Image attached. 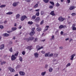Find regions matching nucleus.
<instances>
[{
  "label": "nucleus",
  "mask_w": 76,
  "mask_h": 76,
  "mask_svg": "<svg viewBox=\"0 0 76 76\" xmlns=\"http://www.w3.org/2000/svg\"><path fill=\"white\" fill-rule=\"evenodd\" d=\"M19 60L21 62L22 61V57L20 56L19 58Z\"/></svg>",
  "instance_id": "obj_30"
},
{
  "label": "nucleus",
  "mask_w": 76,
  "mask_h": 76,
  "mask_svg": "<svg viewBox=\"0 0 76 76\" xmlns=\"http://www.w3.org/2000/svg\"><path fill=\"white\" fill-rule=\"evenodd\" d=\"M27 48L29 49V50H32V46H28Z\"/></svg>",
  "instance_id": "obj_27"
},
{
  "label": "nucleus",
  "mask_w": 76,
  "mask_h": 76,
  "mask_svg": "<svg viewBox=\"0 0 76 76\" xmlns=\"http://www.w3.org/2000/svg\"><path fill=\"white\" fill-rule=\"evenodd\" d=\"M12 32V31H7V33H9V34H10V33H11Z\"/></svg>",
  "instance_id": "obj_55"
},
{
  "label": "nucleus",
  "mask_w": 76,
  "mask_h": 76,
  "mask_svg": "<svg viewBox=\"0 0 76 76\" xmlns=\"http://www.w3.org/2000/svg\"><path fill=\"white\" fill-rule=\"evenodd\" d=\"M6 7V5H1L0 6V7H1V8H3V7Z\"/></svg>",
  "instance_id": "obj_31"
},
{
  "label": "nucleus",
  "mask_w": 76,
  "mask_h": 76,
  "mask_svg": "<svg viewBox=\"0 0 76 76\" xmlns=\"http://www.w3.org/2000/svg\"><path fill=\"white\" fill-rule=\"evenodd\" d=\"M40 14L41 15H45V12L43 11H42L41 12Z\"/></svg>",
  "instance_id": "obj_21"
},
{
  "label": "nucleus",
  "mask_w": 76,
  "mask_h": 76,
  "mask_svg": "<svg viewBox=\"0 0 76 76\" xmlns=\"http://www.w3.org/2000/svg\"><path fill=\"white\" fill-rule=\"evenodd\" d=\"M38 41V38H35L34 39V42H36Z\"/></svg>",
  "instance_id": "obj_45"
},
{
  "label": "nucleus",
  "mask_w": 76,
  "mask_h": 76,
  "mask_svg": "<svg viewBox=\"0 0 76 76\" xmlns=\"http://www.w3.org/2000/svg\"><path fill=\"white\" fill-rule=\"evenodd\" d=\"M19 74L21 76H25V73L23 71L19 72Z\"/></svg>",
  "instance_id": "obj_4"
},
{
  "label": "nucleus",
  "mask_w": 76,
  "mask_h": 76,
  "mask_svg": "<svg viewBox=\"0 0 76 76\" xmlns=\"http://www.w3.org/2000/svg\"><path fill=\"white\" fill-rule=\"evenodd\" d=\"M66 28V26H63V25H61L59 27V28L60 29H62L64 28Z\"/></svg>",
  "instance_id": "obj_9"
},
{
  "label": "nucleus",
  "mask_w": 76,
  "mask_h": 76,
  "mask_svg": "<svg viewBox=\"0 0 76 76\" xmlns=\"http://www.w3.org/2000/svg\"><path fill=\"white\" fill-rule=\"evenodd\" d=\"M59 49L60 50H62V49H63V47L61 46V47H59Z\"/></svg>",
  "instance_id": "obj_57"
},
{
  "label": "nucleus",
  "mask_w": 76,
  "mask_h": 76,
  "mask_svg": "<svg viewBox=\"0 0 76 76\" xmlns=\"http://www.w3.org/2000/svg\"><path fill=\"white\" fill-rule=\"evenodd\" d=\"M40 19L39 18V17H37V18H36L35 19V21L37 23H38L39 22V21Z\"/></svg>",
  "instance_id": "obj_12"
},
{
  "label": "nucleus",
  "mask_w": 76,
  "mask_h": 76,
  "mask_svg": "<svg viewBox=\"0 0 76 76\" xmlns=\"http://www.w3.org/2000/svg\"><path fill=\"white\" fill-rule=\"evenodd\" d=\"M65 19V18H63L62 16L58 18V20H59V21H60V22H63V21Z\"/></svg>",
  "instance_id": "obj_2"
},
{
  "label": "nucleus",
  "mask_w": 76,
  "mask_h": 76,
  "mask_svg": "<svg viewBox=\"0 0 76 76\" xmlns=\"http://www.w3.org/2000/svg\"><path fill=\"white\" fill-rule=\"evenodd\" d=\"M48 28H49V26H47L45 27V28L43 31V32H46L47 31H48Z\"/></svg>",
  "instance_id": "obj_6"
},
{
  "label": "nucleus",
  "mask_w": 76,
  "mask_h": 76,
  "mask_svg": "<svg viewBox=\"0 0 76 76\" xmlns=\"http://www.w3.org/2000/svg\"><path fill=\"white\" fill-rule=\"evenodd\" d=\"M19 2H15L12 4V5L14 7H16L17 6H18V4H19Z\"/></svg>",
  "instance_id": "obj_1"
},
{
  "label": "nucleus",
  "mask_w": 76,
  "mask_h": 76,
  "mask_svg": "<svg viewBox=\"0 0 76 76\" xmlns=\"http://www.w3.org/2000/svg\"><path fill=\"white\" fill-rule=\"evenodd\" d=\"M58 56V54L55 53L54 54L53 56L54 57H57Z\"/></svg>",
  "instance_id": "obj_42"
},
{
  "label": "nucleus",
  "mask_w": 76,
  "mask_h": 76,
  "mask_svg": "<svg viewBox=\"0 0 76 76\" xmlns=\"http://www.w3.org/2000/svg\"><path fill=\"white\" fill-rule=\"evenodd\" d=\"M38 6V4H37L36 5H35L34 6V8H37V7Z\"/></svg>",
  "instance_id": "obj_29"
},
{
  "label": "nucleus",
  "mask_w": 76,
  "mask_h": 76,
  "mask_svg": "<svg viewBox=\"0 0 76 76\" xmlns=\"http://www.w3.org/2000/svg\"><path fill=\"white\" fill-rule=\"evenodd\" d=\"M49 71L50 72H51L53 71V68H50L49 69Z\"/></svg>",
  "instance_id": "obj_34"
},
{
  "label": "nucleus",
  "mask_w": 76,
  "mask_h": 76,
  "mask_svg": "<svg viewBox=\"0 0 76 76\" xmlns=\"http://www.w3.org/2000/svg\"><path fill=\"white\" fill-rule=\"evenodd\" d=\"M45 73H46V72H42L41 75H42V76H44L45 75Z\"/></svg>",
  "instance_id": "obj_23"
},
{
  "label": "nucleus",
  "mask_w": 76,
  "mask_h": 76,
  "mask_svg": "<svg viewBox=\"0 0 76 76\" xmlns=\"http://www.w3.org/2000/svg\"><path fill=\"white\" fill-rule=\"evenodd\" d=\"M9 69L10 70V72H13V71H15V69H14L13 68H11L10 67H9Z\"/></svg>",
  "instance_id": "obj_17"
},
{
  "label": "nucleus",
  "mask_w": 76,
  "mask_h": 76,
  "mask_svg": "<svg viewBox=\"0 0 76 76\" xmlns=\"http://www.w3.org/2000/svg\"><path fill=\"white\" fill-rule=\"evenodd\" d=\"M35 18H36V16L35 15L33 16L31 18V19H35Z\"/></svg>",
  "instance_id": "obj_32"
},
{
  "label": "nucleus",
  "mask_w": 76,
  "mask_h": 76,
  "mask_svg": "<svg viewBox=\"0 0 76 76\" xmlns=\"http://www.w3.org/2000/svg\"><path fill=\"white\" fill-rule=\"evenodd\" d=\"M37 31L39 32V31H41V28H40V27H38L37 28Z\"/></svg>",
  "instance_id": "obj_22"
},
{
  "label": "nucleus",
  "mask_w": 76,
  "mask_h": 76,
  "mask_svg": "<svg viewBox=\"0 0 76 76\" xmlns=\"http://www.w3.org/2000/svg\"><path fill=\"white\" fill-rule=\"evenodd\" d=\"M75 54H73V55H72L71 56V58H70V60H73V58H74V57H75Z\"/></svg>",
  "instance_id": "obj_13"
},
{
  "label": "nucleus",
  "mask_w": 76,
  "mask_h": 76,
  "mask_svg": "<svg viewBox=\"0 0 76 76\" xmlns=\"http://www.w3.org/2000/svg\"><path fill=\"white\" fill-rule=\"evenodd\" d=\"M22 54H23V55H25V51H23L22 52Z\"/></svg>",
  "instance_id": "obj_49"
},
{
  "label": "nucleus",
  "mask_w": 76,
  "mask_h": 76,
  "mask_svg": "<svg viewBox=\"0 0 76 76\" xmlns=\"http://www.w3.org/2000/svg\"><path fill=\"white\" fill-rule=\"evenodd\" d=\"M43 23H44V20H42V21H41L40 23V25H42Z\"/></svg>",
  "instance_id": "obj_47"
},
{
  "label": "nucleus",
  "mask_w": 76,
  "mask_h": 76,
  "mask_svg": "<svg viewBox=\"0 0 76 76\" xmlns=\"http://www.w3.org/2000/svg\"><path fill=\"white\" fill-rule=\"evenodd\" d=\"M50 15H52V16H55V14H54V11H52L50 13Z\"/></svg>",
  "instance_id": "obj_16"
},
{
  "label": "nucleus",
  "mask_w": 76,
  "mask_h": 76,
  "mask_svg": "<svg viewBox=\"0 0 76 76\" xmlns=\"http://www.w3.org/2000/svg\"><path fill=\"white\" fill-rule=\"evenodd\" d=\"M18 54H19V52H17L16 53L14 54V56L16 57H17V56H18Z\"/></svg>",
  "instance_id": "obj_20"
},
{
  "label": "nucleus",
  "mask_w": 76,
  "mask_h": 76,
  "mask_svg": "<svg viewBox=\"0 0 76 76\" xmlns=\"http://www.w3.org/2000/svg\"><path fill=\"white\" fill-rule=\"evenodd\" d=\"M37 48V51L38 50H41V49H42L43 48V47L42 46L40 48H39V46H37L36 47Z\"/></svg>",
  "instance_id": "obj_10"
},
{
  "label": "nucleus",
  "mask_w": 76,
  "mask_h": 76,
  "mask_svg": "<svg viewBox=\"0 0 76 76\" xmlns=\"http://www.w3.org/2000/svg\"><path fill=\"white\" fill-rule=\"evenodd\" d=\"M19 16H20V15L19 14H17L16 16V19H18V18H19Z\"/></svg>",
  "instance_id": "obj_33"
},
{
  "label": "nucleus",
  "mask_w": 76,
  "mask_h": 76,
  "mask_svg": "<svg viewBox=\"0 0 76 76\" xmlns=\"http://www.w3.org/2000/svg\"><path fill=\"white\" fill-rule=\"evenodd\" d=\"M35 32L34 31H31V32L30 33V35L31 36H32V35H34V34H35Z\"/></svg>",
  "instance_id": "obj_8"
},
{
  "label": "nucleus",
  "mask_w": 76,
  "mask_h": 76,
  "mask_svg": "<svg viewBox=\"0 0 76 76\" xmlns=\"http://www.w3.org/2000/svg\"><path fill=\"white\" fill-rule=\"evenodd\" d=\"M50 9H53V6H50L49 7Z\"/></svg>",
  "instance_id": "obj_52"
},
{
  "label": "nucleus",
  "mask_w": 76,
  "mask_h": 76,
  "mask_svg": "<svg viewBox=\"0 0 76 76\" xmlns=\"http://www.w3.org/2000/svg\"><path fill=\"white\" fill-rule=\"evenodd\" d=\"M17 28L16 27H13L12 28V31H15L17 29Z\"/></svg>",
  "instance_id": "obj_37"
},
{
  "label": "nucleus",
  "mask_w": 76,
  "mask_h": 76,
  "mask_svg": "<svg viewBox=\"0 0 76 76\" xmlns=\"http://www.w3.org/2000/svg\"><path fill=\"white\" fill-rule=\"evenodd\" d=\"M7 15H12L13 12H8L6 13Z\"/></svg>",
  "instance_id": "obj_24"
},
{
  "label": "nucleus",
  "mask_w": 76,
  "mask_h": 76,
  "mask_svg": "<svg viewBox=\"0 0 76 76\" xmlns=\"http://www.w3.org/2000/svg\"><path fill=\"white\" fill-rule=\"evenodd\" d=\"M7 56V55H4L3 56L4 58H6Z\"/></svg>",
  "instance_id": "obj_60"
},
{
  "label": "nucleus",
  "mask_w": 76,
  "mask_h": 76,
  "mask_svg": "<svg viewBox=\"0 0 76 76\" xmlns=\"http://www.w3.org/2000/svg\"><path fill=\"white\" fill-rule=\"evenodd\" d=\"M67 2L68 3H70V0H67Z\"/></svg>",
  "instance_id": "obj_56"
},
{
  "label": "nucleus",
  "mask_w": 76,
  "mask_h": 76,
  "mask_svg": "<svg viewBox=\"0 0 76 76\" xmlns=\"http://www.w3.org/2000/svg\"><path fill=\"white\" fill-rule=\"evenodd\" d=\"M4 45H1L0 47V50H2V49L4 48Z\"/></svg>",
  "instance_id": "obj_19"
},
{
  "label": "nucleus",
  "mask_w": 76,
  "mask_h": 76,
  "mask_svg": "<svg viewBox=\"0 0 76 76\" xmlns=\"http://www.w3.org/2000/svg\"><path fill=\"white\" fill-rule=\"evenodd\" d=\"M35 15L36 16H39V12L38 11L36 13Z\"/></svg>",
  "instance_id": "obj_38"
},
{
  "label": "nucleus",
  "mask_w": 76,
  "mask_h": 76,
  "mask_svg": "<svg viewBox=\"0 0 76 76\" xmlns=\"http://www.w3.org/2000/svg\"><path fill=\"white\" fill-rule=\"evenodd\" d=\"M53 53L50 54L48 55V57H53Z\"/></svg>",
  "instance_id": "obj_39"
},
{
  "label": "nucleus",
  "mask_w": 76,
  "mask_h": 76,
  "mask_svg": "<svg viewBox=\"0 0 76 76\" xmlns=\"http://www.w3.org/2000/svg\"><path fill=\"white\" fill-rule=\"evenodd\" d=\"M54 40V36L53 35L51 36V38L50 39V40Z\"/></svg>",
  "instance_id": "obj_36"
},
{
  "label": "nucleus",
  "mask_w": 76,
  "mask_h": 76,
  "mask_svg": "<svg viewBox=\"0 0 76 76\" xmlns=\"http://www.w3.org/2000/svg\"><path fill=\"white\" fill-rule=\"evenodd\" d=\"M3 28H4L3 26L2 25L0 26V28H1V29H3Z\"/></svg>",
  "instance_id": "obj_43"
},
{
  "label": "nucleus",
  "mask_w": 76,
  "mask_h": 76,
  "mask_svg": "<svg viewBox=\"0 0 76 76\" xmlns=\"http://www.w3.org/2000/svg\"><path fill=\"white\" fill-rule=\"evenodd\" d=\"M39 11V9H38L37 10H35L36 12H38V11Z\"/></svg>",
  "instance_id": "obj_59"
},
{
  "label": "nucleus",
  "mask_w": 76,
  "mask_h": 76,
  "mask_svg": "<svg viewBox=\"0 0 76 76\" xmlns=\"http://www.w3.org/2000/svg\"><path fill=\"white\" fill-rule=\"evenodd\" d=\"M32 31H34V30H35V28H32Z\"/></svg>",
  "instance_id": "obj_63"
},
{
  "label": "nucleus",
  "mask_w": 76,
  "mask_h": 76,
  "mask_svg": "<svg viewBox=\"0 0 76 76\" xmlns=\"http://www.w3.org/2000/svg\"><path fill=\"white\" fill-rule=\"evenodd\" d=\"M26 18V16L25 15L23 16L20 19L21 20V21H23V20H24Z\"/></svg>",
  "instance_id": "obj_7"
},
{
  "label": "nucleus",
  "mask_w": 76,
  "mask_h": 76,
  "mask_svg": "<svg viewBox=\"0 0 76 76\" xmlns=\"http://www.w3.org/2000/svg\"><path fill=\"white\" fill-rule=\"evenodd\" d=\"M36 26H37V27H38V26H39V25H38V24H36Z\"/></svg>",
  "instance_id": "obj_61"
},
{
  "label": "nucleus",
  "mask_w": 76,
  "mask_h": 76,
  "mask_svg": "<svg viewBox=\"0 0 76 76\" xmlns=\"http://www.w3.org/2000/svg\"><path fill=\"white\" fill-rule=\"evenodd\" d=\"M76 15V14L75 13H72L71 14V15L72 16H75V15Z\"/></svg>",
  "instance_id": "obj_51"
},
{
  "label": "nucleus",
  "mask_w": 76,
  "mask_h": 76,
  "mask_svg": "<svg viewBox=\"0 0 76 76\" xmlns=\"http://www.w3.org/2000/svg\"><path fill=\"white\" fill-rule=\"evenodd\" d=\"M48 67V65L47 64H46L45 66V69H47V68Z\"/></svg>",
  "instance_id": "obj_44"
},
{
  "label": "nucleus",
  "mask_w": 76,
  "mask_h": 76,
  "mask_svg": "<svg viewBox=\"0 0 76 76\" xmlns=\"http://www.w3.org/2000/svg\"><path fill=\"white\" fill-rule=\"evenodd\" d=\"M72 30H73V31H75V30H76V28L75 27V25L73 24L72 25Z\"/></svg>",
  "instance_id": "obj_15"
},
{
  "label": "nucleus",
  "mask_w": 76,
  "mask_h": 76,
  "mask_svg": "<svg viewBox=\"0 0 76 76\" xmlns=\"http://www.w3.org/2000/svg\"><path fill=\"white\" fill-rule=\"evenodd\" d=\"M50 3L53 5V6H54V3L53 1H50Z\"/></svg>",
  "instance_id": "obj_35"
},
{
  "label": "nucleus",
  "mask_w": 76,
  "mask_h": 76,
  "mask_svg": "<svg viewBox=\"0 0 76 76\" xmlns=\"http://www.w3.org/2000/svg\"><path fill=\"white\" fill-rule=\"evenodd\" d=\"M3 35L4 37H8V36H9V34H7V33H5L3 34Z\"/></svg>",
  "instance_id": "obj_18"
},
{
  "label": "nucleus",
  "mask_w": 76,
  "mask_h": 76,
  "mask_svg": "<svg viewBox=\"0 0 76 76\" xmlns=\"http://www.w3.org/2000/svg\"><path fill=\"white\" fill-rule=\"evenodd\" d=\"M19 29H21L22 28V26H20L18 27Z\"/></svg>",
  "instance_id": "obj_58"
},
{
  "label": "nucleus",
  "mask_w": 76,
  "mask_h": 76,
  "mask_svg": "<svg viewBox=\"0 0 76 76\" xmlns=\"http://www.w3.org/2000/svg\"><path fill=\"white\" fill-rule=\"evenodd\" d=\"M6 62L5 61H4L1 62V65H3V64H6Z\"/></svg>",
  "instance_id": "obj_25"
},
{
  "label": "nucleus",
  "mask_w": 76,
  "mask_h": 76,
  "mask_svg": "<svg viewBox=\"0 0 76 76\" xmlns=\"http://www.w3.org/2000/svg\"><path fill=\"white\" fill-rule=\"evenodd\" d=\"M41 53L42 54H45V52L42 50L41 51Z\"/></svg>",
  "instance_id": "obj_53"
},
{
  "label": "nucleus",
  "mask_w": 76,
  "mask_h": 76,
  "mask_svg": "<svg viewBox=\"0 0 76 76\" xmlns=\"http://www.w3.org/2000/svg\"><path fill=\"white\" fill-rule=\"evenodd\" d=\"M16 59V57L14 56V55H12L11 56V60L13 61V60H15Z\"/></svg>",
  "instance_id": "obj_3"
},
{
  "label": "nucleus",
  "mask_w": 76,
  "mask_h": 76,
  "mask_svg": "<svg viewBox=\"0 0 76 76\" xmlns=\"http://www.w3.org/2000/svg\"><path fill=\"white\" fill-rule=\"evenodd\" d=\"M56 6H60V4L58 3L57 2L56 3Z\"/></svg>",
  "instance_id": "obj_48"
},
{
  "label": "nucleus",
  "mask_w": 76,
  "mask_h": 76,
  "mask_svg": "<svg viewBox=\"0 0 76 76\" xmlns=\"http://www.w3.org/2000/svg\"><path fill=\"white\" fill-rule=\"evenodd\" d=\"M25 0L26 1V2H30L31 1V0Z\"/></svg>",
  "instance_id": "obj_46"
},
{
  "label": "nucleus",
  "mask_w": 76,
  "mask_h": 76,
  "mask_svg": "<svg viewBox=\"0 0 76 76\" xmlns=\"http://www.w3.org/2000/svg\"><path fill=\"white\" fill-rule=\"evenodd\" d=\"M34 55L35 56V57H36V58L38 57V56H39V54H38V53H35L34 54Z\"/></svg>",
  "instance_id": "obj_14"
},
{
  "label": "nucleus",
  "mask_w": 76,
  "mask_h": 76,
  "mask_svg": "<svg viewBox=\"0 0 76 76\" xmlns=\"http://www.w3.org/2000/svg\"><path fill=\"white\" fill-rule=\"evenodd\" d=\"M34 37H31L30 38V39H26V40H28L27 41H28L29 40H30V41H32V40H34Z\"/></svg>",
  "instance_id": "obj_11"
},
{
  "label": "nucleus",
  "mask_w": 76,
  "mask_h": 76,
  "mask_svg": "<svg viewBox=\"0 0 76 76\" xmlns=\"http://www.w3.org/2000/svg\"><path fill=\"white\" fill-rule=\"evenodd\" d=\"M71 65V64L70 63H68L66 65V68L68 67L69 66H70Z\"/></svg>",
  "instance_id": "obj_26"
},
{
  "label": "nucleus",
  "mask_w": 76,
  "mask_h": 76,
  "mask_svg": "<svg viewBox=\"0 0 76 76\" xmlns=\"http://www.w3.org/2000/svg\"><path fill=\"white\" fill-rule=\"evenodd\" d=\"M9 51L11 52V53H12L13 52V50H12V48H10L9 49Z\"/></svg>",
  "instance_id": "obj_40"
},
{
  "label": "nucleus",
  "mask_w": 76,
  "mask_h": 76,
  "mask_svg": "<svg viewBox=\"0 0 76 76\" xmlns=\"http://www.w3.org/2000/svg\"><path fill=\"white\" fill-rule=\"evenodd\" d=\"M28 23L29 25H32V24H33V23L32 21H29L28 22Z\"/></svg>",
  "instance_id": "obj_28"
},
{
  "label": "nucleus",
  "mask_w": 76,
  "mask_h": 76,
  "mask_svg": "<svg viewBox=\"0 0 76 76\" xmlns=\"http://www.w3.org/2000/svg\"><path fill=\"white\" fill-rule=\"evenodd\" d=\"M69 38H66V39H65V40L66 41H67L68 40H69Z\"/></svg>",
  "instance_id": "obj_62"
},
{
  "label": "nucleus",
  "mask_w": 76,
  "mask_h": 76,
  "mask_svg": "<svg viewBox=\"0 0 76 76\" xmlns=\"http://www.w3.org/2000/svg\"><path fill=\"white\" fill-rule=\"evenodd\" d=\"M75 7L74 6H72L71 7H69V9L70 10H74V9H75Z\"/></svg>",
  "instance_id": "obj_5"
},
{
  "label": "nucleus",
  "mask_w": 76,
  "mask_h": 76,
  "mask_svg": "<svg viewBox=\"0 0 76 76\" xmlns=\"http://www.w3.org/2000/svg\"><path fill=\"white\" fill-rule=\"evenodd\" d=\"M18 76V74H17L15 75L14 76Z\"/></svg>",
  "instance_id": "obj_64"
},
{
  "label": "nucleus",
  "mask_w": 76,
  "mask_h": 76,
  "mask_svg": "<svg viewBox=\"0 0 76 76\" xmlns=\"http://www.w3.org/2000/svg\"><path fill=\"white\" fill-rule=\"evenodd\" d=\"M48 53H45V57H47V56H48Z\"/></svg>",
  "instance_id": "obj_50"
},
{
  "label": "nucleus",
  "mask_w": 76,
  "mask_h": 76,
  "mask_svg": "<svg viewBox=\"0 0 76 76\" xmlns=\"http://www.w3.org/2000/svg\"><path fill=\"white\" fill-rule=\"evenodd\" d=\"M63 34H64L63 31H61V35H63Z\"/></svg>",
  "instance_id": "obj_54"
},
{
  "label": "nucleus",
  "mask_w": 76,
  "mask_h": 76,
  "mask_svg": "<svg viewBox=\"0 0 76 76\" xmlns=\"http://www.w3.org/2000/svg\"><path fill=\"white\" fill-rule=\"evenodd\" d=\"M49 1V0H45L44 1L45 3H47Z\"/></svg>",
  "instance_id": "obj_41"
}]
</instances>
